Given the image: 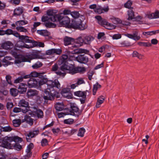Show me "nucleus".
<instances>
[{"mask_svg":"<svg viewBox=\"0 0 159 159\" xmlns=\"http://www.w3.org/2000/svg\"><path fill=\"white\" fill-rule=\"evenodd\" d=\"M37 78H30L27 82V86L29 88L38 87Z\"/></svg>","mask_w":159,"mask_h":159,"instance_id":"13","label":"nucleus"},{"mask_svg":"<svg viewBox=\"0 0 159 159\" xmlns=\"http://www.w3.org/2000/svg\"><path fill=\"white\" fill-rule=\"evenodd\" d=\"M41 145L42 146H45L48 145V141L46 139H43L41 142Z\"/></svg>","mask_w":159,"mask_h":159,"instance_id":"55","label":"nucleus"},{"mask_svg":"<svg viewBox=\"0 0 159 159\" xmlns=\"http://www.w3.org/2000/svg\"><path fill=\"white\" fill-rule=\"evenodd\" d=\"M6 81L8 84H9L11 85H14L11 81V76L9 75H7L6 77Z\"/></svg>","mask_w":159,"mask_h":159,"instance_id":"53","label":"nucleus"},{"mask_svg":"<svg viewBox=\"0 0 159 159\" xmlns=\"http://www.w3.org/2000/svg\"><path fill=\"white\" fill-rule=\"evenodd\" d=\"M55 107L56 111H61L64 109H66V108H64V105L63 102L57 103L55 105Z\"/></svg>","mask_w":159,"mask_h":159,"instance_id":"23","label":"nucleus"},{"mask_svg":"<svg viewBox=\"0 0 159 159\" xmlns=\"http://www.w3.org/2000/svg\"><path fill=\"white\" fill-rule=\"evenodd\" d=\"M121 44L122 47H129L130 46V43H126L125 41H124L121 43Z\"/></svg>","mask_w":159,"mask_h":159,"instance_id":"64","label":"nucleus"},{"mask_svg":"<svg viewBox=\"0 0 159 159\" xmlns=\"http://www.w3.org/2000/svg\"><path fill=\"white\" fill-rule=\"evenodd\" d=\"M11 147L12 148V149L13 148L16 150L17 151H20L22 148V146L19 143H16L14 145H12Z\"/></svg>","mask_w":159,"mask_h":159,"instance_id":"37","label":"nucleus"},{"mask_svg":"<svg viewBox=\"0 0 159 159\" xmlns=\"http://www.w3.org/2000/svg\"><path fill=\"white\" fill-rule=\"evenodd\" d=\"M36 111H31L33 113H34L37 115V116L38 118H42L43 117V111L40 109H37Z\"/></svg>","mask_w":159,"mask_h":159,"instance_id":"29","label":"nucleus"},{"mask_svg":"<svg viewBox=\"0 0 159 159\" xmlns=\"http://www.w3.org/2000/svg\"><path fill=\"white\" fill-rule=\"evenodd\" d=\"M71 109V111H73L76 113H78V115H80L81 114L82 110H81L80 111V110L79 108L77 107V106H76V104L75 103H71L70 104V107Z\"/></svg>","mask_w":159,"mask_h":159,"instance_id":"19","label":"nucleus"},{"mask_svg":"<svg viewBox=\"0 0 159 159\" xmlns=\"http://www.w3.org/2000/svg\"><path fill=\"white\" fill-rule=\"evenodd\" d=\"M94 11L95 13H97L99 14H100L104 13V12L102 11V7L99 5L97 6V8H96V9L94 10Z\"/></svg>","mask_w":159,"mask_h":159,"instance_id":"48","label":"nucleus"},{"mask_svg":"<svg viewBox=\"0 0 159 159\" xmlns=\"http://www.w3.org/2000/svg\"><path fill=\"white\" fill-rule=\"evenodd\" d=\"M95 18L97 20L98 23L101 26L104 27V25H106L107 26L111 27V24L109 23L106 20L102 18L101 16H97Z\"/></svg>","mask_w":159,"mask_h":159,"instance_id":"8","label":"nucleus"},{"mask_svg":"<svg viewBox=\"0 0 159 159\" xmlns=\"http://www.w3.org/2000/svg\"><path fill=\"white\" fill-rule=\"evenodd\" d=\"M80 25H79L80 28H79L78 30H84L88 27V25L85 22H84V21H82L81 20H80Z\"/></svg>","mask_w":159,"mask_h":159,"instance_id":"28","label":"nucleus"},{"mask_svg":"<svg viewBox=\"0 0 159 159\" xmlns=\"http://www.w3.org/2000/svg\"><path fill=\"white\" fill-rule=\"evenodd\" d=\"M13 106L14 105L12 102H7V103L6 107L8 110L11 109Z\"/></svg>","mask_w":159,"mask_h":159,"instance_id":"60","label":"nucleus"},{"mask_svg":"<svg viewBox=\"0 0 159 159\" xmlns=\"http://www.w3.org/2000/svg\"><path fill=\"white\" fill-rule=\"evenodd\" d=\"M13 126L15 127H19L21 124V120L20 119H16L12 121Z\"/></svg>","mask_w":159,"mask_h":159,"instance_id":"36","label":"nucleus"},{"mask_svg":"<svg viewBox=\"0 0 159 159\" xmlns=\"http://www.w3.org/2000/svg\"><path fill=\"white\" fill-rule=\"evenodd\" d=\"M113 23L114 24H121L124 25H126V24L124 22V23H123L122 20L119 18H115L114 19H113Z\"/></svg>","mask_w":159,"mask_h":159,"instance_id":"41","label":"nucleus"},{"mask_svg":"<svg viewBox=\"0 0 159 159\" xmlns=\"http://www.w3.org/2000/svg\"><path fill=\"white\" fill-rule=\"evenodd\" d=\"M29 56L31 60L33 59L42 58L41 56L37 54H31Z\"/></svg>","mask_w":159,"mask_h":159,"instance_id":"39","label":"nucleus"},{"mask_svg":"<svg viewBox=\"0 0 159 159\" xmlns=\"http://www.w3.org/2000/svg\"><path fill=\"white\" fill-rule=\"evenodd\" d=\"M27 85L25 83H20L18 87L19 93L20 94H22L25 93L27 90Z\"/></svg>","mask_w":159,"mask_h":159,"instance_id":"18","label":"nucleus"},{"mask_svg":"<svg viewBox=\"0 0 159 159\" xmlns=\"http://www.w3.org/2000/svg\"><path fill=\"white\" fill-rule=\"evenodd\" d=\"M46 27L47 28H55L56 26V25L54 23L51 22H46L44 23Z\"/></svg>","mask_w":159,"mask_h":159,"instance_id":"40","label":"nucleus"},{"mask_svg":"<svg viewBox=\"0 0 159 159\" xmlns=\"http://www.w3.org/2000/svg\"><path fill=\"white\" fill-rule=\"evenodd\" d=\"M63 61L62 59V56L61 58H60L59 60L53 65L52 66L51 69V70L52 72H54L56 74V72L61 70L63 71L64 68L63 66Z\"/></svg>","mask_w":159,"mask_h":159,"instance_id":"3","label":"nucleus"},{"mask_svg":"<svg viewBox=\"0 0 159 159\" xmlns=\"http://www.w3.org/2000/svg\"><path fill=\"white\" fill-rule=\"evenodd\" d=\"M11 53L13 56L16 59H19L21 54H18L17 53L16 51H9Z\"/></svg>","mask_w":159,"mask_h":159,"instance_id":"43","label":"nucleus"},{"mask_svg":"<svg viewBox=\"0 0 159 159\" xmlns=\"http://www.w3.org/2000/svg\"><path fill=\"white\" fill-rule=\"evenodd\" d=\"M1 132H10L12 130V128L9 126L5 127H1L0 128Z\"/></svg>","mask_w":159,"mask_h":159,"instance_id":"44","label":"nucleus"},{"mask_svg":"<svg viewBox=\"0 0 159 159\" xmlns=\"http://www.w3.org/2000/svg\"><path fill=\"white\" fill-rule=\"evenodd\" d=\"M133 57H137L139 59H141L142 58V55L139 54L136 51H134L132 54Z\"/></svg>","mask_w":159,"mask_h":159,"instance_id":"49","label":"nucleus"},{"mask_svg":"<svg viewBox=\"0 0 159 159\" xmlns=\"http://www.w3.org/2000/svg\"><path fill=\"white\" fill-rule=\"evenodd\" d=\"M37 32L40 35L44 36H48L50 35V33L47 30H37Z\"/></svg>","mask_w":159,"mask_h":159,"instance_id":"32","label":"nucleus"},{"mask_svg":"<svg viewBox=\"0 0 159 159\" xmlns=\"http://www.w3.org/2000/svg\"><path fill=\"white\" fill-rule=\"evenodd\" d=\"M38 94V92L35 89H29L27 93V95L29 98H32L34 96H36Z\"/></svg>","mask_w":159,"mask_h":159,"instance_id":"20","label":"nucleus"},{"mask_svg":"<svg viewBox=\"0 0 159 159\" xmlns=\"http://www.w3.org/2000/svg\"><path fill=\"white\" fill-rule=\"evenodd\" d=\"M19 59H16L15 60V62L16 64L20 63L21 62H30L31 59L29 55H24L21 54Z\"/></svg>","mask_w":159,"mask_h":159,"instance_id":"11","label":"nucleus"},{"mask_svg":"<svg viewBox=\"0 0 159 159\" xmlns=\"http://www.w3.org/2000/svg\"><path fill=\"white\" fill-rule=\"evenodd\" d=\"M85 131V129L83 127L80 128L77 135L79 136L83 137Z\"/></svg>","mask_w":159,"mask_h":159,"instance_id":"46","label":"nucleus"},{"mask_svg":"<svg viewBox=\"0 0 159 159\" xmlns=\"http://www.w3.org/2000/svg\"><path fill=\"white\" fill-rule=\"evenodd\" d=\"M16 30L19 32H24L26 33L28 32L27 30L22 26H19L16 27Z\"/></svg>","mask_w":159,"mask_h":159,"instance_id":"50","label":"nucleus"},{"mask_svg":"<svg viewBox=\"0 0 159 159\" xmlns=\"http://www.w3.org/2000/svg\"><path fill=\"white\" fill-rule=\"evenodd\" d=\"M60 93L64 98L69 99L73 98V95L70 92V88H66L62 89Z\"/></svg>","mask_w":159,"mask_h":159,"instance_id":"6","label":"nucleus"},{"mask_svg":"<svg viewBox=\"0 0 159 159\" xmlns=\"http://www.w3.org/2000/svg\"><path fill=\"white\" fill-rule=\"evenodd\" d=\"M128 15L129 16L128 20H130L133 19L134 16V12L132 10L130 9L128 11Z\"/></svg>","mask_w":159,"mask_h":159,"instance_id":"35","label":"nucleus"},{"mask_svg":"<svg viewBox=\"0 0 159 159\" xmlns=\"http://www.w3.org/2000/svg\"><path fill=\"white\" fill-rule=\"evenodd\" d=\"M74 39L68 36H65L64 39V45L68 46L71 44L72 43H74Z\"/></svg>","mask_w":159,"mask_h":159,"instance_id":"21","label":"nucleus"},{"mask_svg":"<svg viewBox=\"0 0 159 159\" xmlns=\"http://www.w3.org/2000/svg\"><path fill=\"white\" fill-rule=\"evenodd\" d=\"M53 90L51 89L50 88H47L44 90V93L43 94V98L45 100H53L55 98L56 96V93H58L59 91H54V92L52 93V91Z\"/></svg>","mask_w":159,"mask_h":159,"instance_id":"2","label":"nucleus"},{"mask_svg":"<svg viewBox=\"0 0 159 159\" xmlns=\"http://www.w3.org/2000/svg\"><path fill=\"white\" fill-rule=\"evenodd\" d=\"M44 72H38L35 71H33L30 74V78H38L39 77V75L43 74Z\"/></svg>","mask_w":159,"mask_h":159,"instance_id":"30","label":"nucleus"},{"mask_svg":"<svg viewBox=\"0 0 159 159\" xmlns=\"http://www.w3.org/2000/svg\"><path fill=\"white\" fill-rule=\"evenodd\" d=\"M91 40L89 36H86L83 39L84 43L85 44H88Z\"/></svg>","mask_w":159,"mask_h":159,"instance_id":"59","label":"nucleus"},{"mask_svg":"<svg viewBox=\"0 0 159 159\" xmlns=\"http://www.w3.org/2000/svg\"><path fill=\"white\" fill-rule=\"evenodd\" d=\"M75 74L80 73H83L86 71V69L84 67H78L75 68Z\"/></svg>","mask_w":159,"mask_h":159,"instance_id":"31","label":"nucleus"},{"mask_svg":"<svg viewBox=\"0 0 159 159\" xmlns=\"http://www.w3.org/2000/svg\"><path fill=\"white\" fill-rule=\"evenodd\" d=\"M105 97L104 96L102 95L99 97L97 99V102L96 103V108H99L100 107V105L104 101Z\"/></svg>","mask_w":159,"mask_h":159,"instance_id":"25","label":"nucleus"},{"mask_svg":"<svg viewBox=\"0 0 159 159\" xmlns=\"http://www.w3.org/2000/svg\"><path fill=\"white\" fill-rule=\"evenodd\" d=\"M62 14V13H60L55 14L52 17L50 18L51 20L53 22L58 21L60 22L61 20V18L62 16L61 15Z\"/></svg>","mask_w":159,"mask_h":159,"instance_id":"22","label":"nucleus"},{"mask_svg":"<svg viewBox=\"0 0 159 159\" xmlns=\"http://www.w3.org/2000/svg\"><path fill=\"white\" fill-rule=\"evenodd\" d=\"M75 96L78 97H84L85 98L86 97V91H78L74 92Z\"/></svg>","mask_w":159,"mask_h":159,"instance_id":"27","label":"nucleus"},{"mask_svg":"<svg viewBox=\"0 0 159 159\" xmlns=\"http://www.w3.org/2000/svg\"><path fill=\"white\" fill-rule=\"evenodd\" d=\"M76 60L80 63L86 64L89 62L88 57L85 56L84 54H79L76 57Z\"/></svg>","mask_w":159,"mask_h":159,"instance_id":"10","label":"nucleus"},{"mask_svg":"<svg viewBox=\"0 0 159 159\" xmlns=\"http://www.w3.org/2000/svg\"><path fill=\"white\" fill-rule=\"evenodd\" d=\"M44 47V44L43 43L40 42H38L34 40L33 45H28L26 44H25L23 45H20L19 48H24L28 49L34 47Z\"/></svg>","mask_w":159,"mask_h":159,"instance_id":"7","label":"nucleus"},{"mask_svg":"<svg viewBox=\"0 0 159 159\" xmlns=\"http://www.w3.org/2000/svg\"><path fill=\"white\" fill-rule=\"evenodd\" d=\"M73 54H79L83 53V49L78 48L74 49L73 51Z\"/></svg>","mask_w":159,"mask_h":159,"instance_id":"54","label":"nucleus"},{"mask_svg":"<svg viewBox=\"0 0 159 159\" xmlns=\"http://www.w3.org/2000/svg\"><path fill=\"white\" fill-rule=\"evenodd\" d=\"M10 91L11 95L14 97H16L18 95V93H19L18 89H17L15 88L11 89Z\"/></svg>","mask_w":159,"mask_h":159,"instance_id":"34","label":"nucleus"},{"mask_svg":"<svg viewBox=\"0 0 159 159\" xmlns=\"http://www.w3.org/2000/svg\"><path fill=\"white\" fill-rule=\"evenodd\" d=\"M43 65V64L41 62L38 61L32 66L34 69H37L41 67Z\"/></svg>","mask_w":159,"mask_h":159,"instance_id":"38","label":"nucleus"},{"mask_svg":"<svg viewBox=\"0 0 159 159\" xmlns=\"http://www.w3.org/2000/svg\"><path fill=\"white\" fill-rule=\"evenodd\" d=\"M54 48L47 50L46 52L45 55H51L54 54Z\"/></svg>","mask_w":159,"mask_h":159,"instance_id":"58","label":"nucleus"},{"mask_svg":"<svg viewBox=\"0 0 159 159\" xmlns=\"http://www.w3.org/2000/svg\"><path fill=\"white\" fill-rule=\"evenodd\" d=\"M30 38V37L28 35H21L20 37V40L24 43L23 45L25 44V43H32V45H33L34 40L29 39Z\"/></svg>","mask_w":159,"mask_h":159,"instance_id":"14","label":"nucleus"},{"mask_svg":"<svg viewBox=\"0 0 159 159\" xmlns=\"http://www.w3.org/2000/svg\"><path fill=\"white\" fill-rule=\"evenodd\" d=\"M133 2L130 0H128L124 4V7L128 9H133V7H132L131 6L132 5Z\"/></svg>","mask_w":159,"mask_h":159,"instance_id":"45","label":"nucleus"},{"mask_svg":"<svg viewBox=\"0 0 159 159\" xmlns=\"http://www.w3.org/2000/svg\"><path fill=\"white\" fill-rule=\"evenodd\" d=\"M18 106L20 107H29L28 102L24 99L20 101L18 103Z\"/></svg>","mask_w":159,"mask_h":159,"instance_id":"26","label":"nucleus"},{"mask_svg":"<svg viewBox=\"0 0 159 159\" xmlns=\"http://www.w3.org/2000/svg\"><path fill=\"white\" fill-rule=\"evenodd\" d=\"M23 12V7H19L14 10L13 15L15 16H20Z\"/></svg>","mask_w":159,"mask_h":159,"instance_id":"24","label":"nucleus"},{"mask_svg":"<svg viewBox=\"0 0 159 159\" xmlns=\"http://www.w3.org/2000/svg\"><path fill=\"white\" fill-rule=\"evenodd\" d=\"M20 75H21L23 80L24 79H26L30 78V74L26 75L25 73H23L21 74H20Z\"/></svg>","mask_w":159,"mask_h":159,"instance_id":"57","label":"nucleus"},{"mask_svg":"<svg viewBox=\"0 0 159 159\" xmlns=\"http://www.w3.org/2000/svg\"><path fill=\"white\" fill-rule=\"evenodd\" d=\"M14 47V44L10 41H5L2 43L1 47L3 49L10 51L11 47Z\"/></svg>","mask_w":159,"mask_h":159,"instance_id":"17","label":"nucleus"},{"mask_svg":"<svg viewBox=\"0 0 159 159\" xmlns=\"http://www.w3.org/2000/svg\"><path fill=\"white\" fill-rule=\"evenodd\" d=\"M60 26H63L66 28L69 29V26L70 24V20L67 21H61L60 22Z\"/></svg>","mask_w":159,"mask_h":159,"instance_id":"33","label":"nucleus"},{"mask_svg":"<svg viewBox=\"0 0 159 159\" xmlns=\"http://www.w3.org/2000/svg\"><path fill=\"white\" fill-rule=\"evenodd\" d=\"M68 56L67 55H64L62 56V59L63 61V66H64V69L63 70V72H65L66 70H69V73L72 74H75V70L74 69L75 68L70 66L68 65L67 61Z\"/></svg>","mask_w":159,"mask_h":159,"instance_id":"4","label":"nucleus"},{"mask_svg":"<svg viewBox=\"0 0 159 159\" xmlns=\"http://www.w3.org/2000/svg\"><path fill=\"white\" fill-rule=\"evenodd\" d=\"M46 84L47 85V88H50L54 90V87L57 88L59 91H60V84L57 80H55L54 81L52 80H48L47 79V81Z\"/></svg>","mask_w":159,"mask_h":159,"instance_id":"5","label":"nucleus"},{"mask_svg":"<svg viewBox=\"0 0 159 159\" xmlns=\"http://www.w3.org/2000/svg\"><path fill=\"white\" fill-rule=\"evenodd\" d=\"M47 78L43 76V74L39 75V77L37 78L38 82V87L40 86L43 84H46L47 81Z\"/></svg>","mask_w":159,"mask_h":159,"instance_id":"15","label":"nucleus"},{"mask_svg":"<svg viewBox=\"0 0 159 159\" xmlns=\"http://www.w3.org/2000/svg\"><path fill=\"white\" fill-rule=\"evenodd\" d=\"M142 17L140 16H138L135 17H134V21H137L139 22V24H143V21H141L140 20L142 19Z\"/></svg>","mask_w":159,"mask_h":159,"instance_id":"51","label":"nucleus"},{"mask_svg":"<svg viewBox=\"0 0 159 159\" xmlns=\"http://www.w3.org/2000/svg\"><path fill=\"white\" fill-rule=\"evenodd\" d=\"M66 108V109L65 110H67V111L66 112H61L58 113V116L59 118L63 117L64 116L69 115L75 116L77 117H79V115L75 114V113H74V112L72 111H71V110H70V109L68 108Z\"/></svg>","mask_w":159,"mask_h":159,"instance_id":"12","label":"nucleus"},{"mask_svg":"<svg viewBox=\"0 0 159 159\" xmlns=\"http://www.w3.org/2000/svg\"><path fill=\"white\" fill-rule=\"evenodd\" d=\"M26 152H27V154L21 158L20 159H28L31 157L32 155L31 151H26Z\"/></svg>","mask_w":159,"mask_h":159,"instance_id":"42","label":"nucleus"},{"mask_svg":"<svg viewBox=\"0 0 159 159\" xmlns=\"http://www.w3.org/2000/svg\"><path fill=\"white\" fill-rule=\"evenodd\" d=\"M121 37V35L120 34H116L113 35L112 37L113 39H120Z\"/></svg>","mask_w":159,"mask_h":159,"instance_id":"63","label":"nucleus"},{"mask_svg":"<svg viewBox=\"0 0 159 159\" xmlns=\"http://www.w3.org/2000/svg\"><path fill=\"white\" fill-rule=\"evenodd\" d=\"M74 120L72 119H65L64 120V123L65 124L71 125L73 123Z\"/></svg>","mask_w":159,"mask_h":159,"instance_id":"52","label":"nucleus"},{"mask_svg":"<svg viewBox=\"0 0 159 159\" xmlns=\"http://www.w3.org/2000/svg\"><path fill=\"white\" fill-rule=\"evenodd\" d=\"M84 41L83 39L81 37H80L76 39H74V45L72 47L78 48L82 46L84 43Z\"/></svg>","mask_w":159,"mask_h":159,"instance_id":"16","label":"nucleus"},{"mask_svg":"<svg viewBox=\"0 0 159 159\" xmlns=\"http://www.w3.org/2000/svg\"><path fill=\"white\" fill-rule=\"evenodd\" d=\"M34 144L33 143H31L28 145L26 151H31L34 147Z\"/></svg>","mask_w":159,"mask_h":159,"instance_id":"61","label":"nucleus"},{"mask_svg":"<svg viewBox=\"0 0 159 159\" xmlns=\"http://www.w3.org/2000/svg\"><path fill=\"white\" fill-rule=\"evenodd\" d=\"M80 20L79 18L73 19L71 21V23H70L69 29L78 30L79 28H80L79 26L80 25Z\"/></svg>","mask_w":159,"mask_h":159,"instance_id":"9","label":"nucleus"},{"mask_svg":"<svg viewBox=\"0 0 159 159\" xmlns=\"http://www.w3.org/2000/svg\"><path fill=\"white\" fill-rule=\"evenodd\" d=\"M2 61L3 63H5V64H3V65L4 66H7L8 65H9L11 63V62L6 59L5 58V57H4V58L2 59Z\"/></svg>","mask_w":159,"mask_h":159,"instance_id":"62","label":"nucleus"},{"mask_svg":"<svg viewBox=\"0 0 159 159\" xmlns=\"http://www.w3.org/2000/svg\"><path fill=\"white\" fill-rule=\"evenodd\" d=\"M2 146L4 148L10 149H12L11 147L12 145L10 143L12 141L16 143L18 142H21L23 141V139L17 136L10 137L6 136L2 138Z\"/></svg>","mask_w":159,"mask_h":159,"instance_id":"1","label":"nucleus"},{"mask_svg":"<svg viewBox=\"0 0 159 159\" xmlns=\"http://www.w3.org/2000/svg\"><path fill=\"white\" fill-rule=\"evenodd\" d=\"M13 32L14 31L10 29H8L6 30H4L5 34H7V35L12 34H13Z\"/></svg>","mask_w":159,"mask_h":159,"instance_id":"56","label":"nucleus"},{"mask_svg":"<svg viewBox=\"0 0 159 159\" xmlns=\"http://www.w3.org/2000/svg\"><path fill=\"white\" fill-rule=\"evenodd\" d=\"M70 15L74 19L78 18L80 16V14L78 11H71Z\"/></svg>","mask_w":159,"mask_h":159,"instance_id":"47","label":"nucleus"}]
</instances>
